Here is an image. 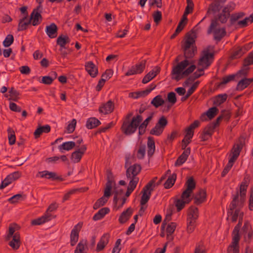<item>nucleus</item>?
Wrapping results in <instances>:
<instances>
[{"label":"nucleus","instance_id":"f257e3e1","mask_svg":"<svg viewBox=\"0 0 253 253\" xmlns=\"http://www.w3.org/2000/svg\"><path fill=\"white\" fill-rule=\"evenodd\" d=\"M247 186V182H243L241 184L240 192H238L237 195L233 198L228 211L227 220L232 222H235L237 219L239 220V222L233 232L232 245L228 249L229 251L232 253H239L238 242L240 240L239 231L242 224V218L244 214L242 208L246 200Z\"/></svg>","mask_w":253,"mask_h":253},{"label":"nucleus","instance_id":"f03ea898","mask_svg":"<svg viewBox=\"0 0 253 253\" xmlns=\"http://www.w3.org/2000/svg\"><path fill=\"white\" fill-rule=\"evenodd\" d=\"M196 38V33L193 31L186 35L184 45L185 59L173 67L172 70V78L177 81L187 77L196 69L194 61L189 59L194 56L196 50L195 45Z\"/></svg>","mask_w":253,"mask_h":253},{"label":"nucleus","instance_id":"7ed1b4c3","mask_svg":"<svg viewBox=\"0 0 253 253\" xmlns=\"http://www.w3.org/2000/svg\"><path fill=\"white\" fill-rule=\"evenodd\" d=\"M213 54L208 49L204 50L202 52L198 62L197 71L191 75L184 83V86L189 88L187 94L182 98V101L186 100L198 87L200 82L198 81H195V80L204 74V70L207 68L211 64L213 60Z\"/></svg>","mask_w":253,"mask_h":253},{"label":"nucleus","instance_id":"20e7f679","mask_svg":"<svg viewBox=\"0 0 253 253\" xmlns=\"http://www.w3.org/2000/svg\"><path fill=\"white\" fill-rule=\"evenodd\" d=\"M234 8L233 4L231 5L230 7H224L217 18H215L211 21V24L208 30V34H212L215 40H220L225 35V32L224 28L221 25V23H224L226 22L229 16L230 9Z\"/></svg>","mask_w":253,"mask_h":253},{"label":"nucleus","instance_id":"39448f33","mask_svg":"<svg viewBox=\"0 0 253 253\" xmlns=\"http://www.w3.org/2000/svg\"><path fill=\"white\" fill-rule=\"evenodd\" d=\"M186 189L183 191L181 199H177L176 201L175 206L178 211H180L186 204L189 203L191 200V193L195 187V183L192 178H189L186 182Z\"/></svg>","mask_w":253,"mask_h":253},{"label":"nucleus","instance_id":"423d86ee","mask_svg":"<svg viewBox=\"0 0 253 253\" xmlns=\"http://www.w3.org/2000/svg\"><path fill=\"white\" fill-rule=\"evenodd\" d=\"M140 170L141 168L138 165H133L126 170V176L127 178L130 179L127 190L126 194V197H128L135 188L139 180V178L136 175L140 172Z\"/></svg>","mask_w":253,"mask_h":253},{"label":"nucleus","instance_id":"0eeeda50","mask_svg":"<svg viewBox=\"0 0 253 253\" xmlns=\"http://www.w3.org/2000/svg\"><path fill=\"white\" fill-rule=\"evenodd\" d=\"M142 120V118L140 115L133 117L131 122H127L124 123L122 126L123 131L126 135L134 133Z\"/></svg>","mask_w":253,"mask_h":253},{"label":"nucleus","instance_id":"6e6552de","mask_svg":"<svg viewBox=\"0 0 253 253\" xmlns=\"http://www.w3.org/2000/svg\"><path fill=\"white\" fill-rule=\"evenodd\" d=\"M113 186V183L111 180H108L107 183L106 187L104 191V196L99 199L95 203L93 208L95 210L98 209L99 207L103 206L107 201L108 198L111 194V190Z\"/></svg>","mask_w":253,"mask_h":253},{"label":"nucleus","instance_id":"1a4fd4ad","mask_svg":"<svg viewBox=\"0 0 253 253\" xmlns=\"http://www.w3.org/2000/svg\"><path fill=\"white\" fill-rule=\"evenodd\" d=\"M168 124V121L164 117H162L156 125L153 128L150 133L155 135H160Z\"/></svg>","mask_w":253,"mask_h":253},{"label":"nucleus","instance_id":"9d476101","mask_svg":"<svg viewBox=\"0 0 253 253\" xmlns=\"http://www.w3.org/2000/svg\"><path fill=\"white\" fill-rule=\"evenodd\" d=\"M42 8V5H39L31 14L29 20L31 22H32L33 26L39 25L42 21V16L41 14Z\"/></svg>","mask_w":253,"mask_h":253},{"label":"nucleus","instance_id":"9b49d317","mask_svg":"<svg viewBox=\"0 0 253 253\" xmlns=\"http://www.w3.org/2000/svg\"><path fill=\"white\" fill-rule=\"evenodd\" d=\"M146 61L143 60L135 65L132 66L126 73V76H131L141 73L145 68Z\"/></svg>","mask_w":253,"mask_h":253},{"label":"nucleus","instance_id":"f8f14e48","mask_svg":"<svg viewBox=\"0 0 253 253\" xmlns=\"http://www.w3.org/2000/svg\"><path fill=\"white\" fill-rule=\"evenodd\" d=\"M153 184V182H150L145 187L143 190V193L141 197V205L145 204L149 199L151 195V187Z\"/></svg>","mask_w":253,"mask_h":253},{"label":"nucleus","instance_id":"ddd939ff","mask_svg":"<svg viewBox=\"0 0 253 253\" xmlns=\"http://www.w3.org/2000/svg\"><path fill=\"white\" fill-rule=\"evenodd\" d=\"M58 28L55 24L51 23L46 27L45 32L49 38L51 39L55 38L57 36Z\"/></svg>","mask_w":253,"mask_h":253},{"label":"nucleus","instance_id":"4468645a","mask_svg":"<svg viewBox=\"0 0 253 253\" xmlns=\"http://www.w3.org/2000/svg\"><path fill=\"white\" fill-rule=\"evenodd\" d=\"M12 238V239L9 242L8 245L13 250H16L19 248L21 245L20 234L16 232Z\"/></svg>","mask_w":253,"mask_h":253},{"label":"nucleus","instance_id":"2eb2a0df","mask_svg":"<svg viewBox=\"0 0 253 253\" xmlns=\"http://www.w3.org/2000/svg\"><path fill=\"white\" fill-rule=\"evenodd\" d=\"M41 177H45L47 179H52V180H59L62 181L63 178L61 176H57L56 173L54 172H49L47 170L39 172Z\"/></svg>","mask_w":253,"mask_h":253},{"label":"nucleus","instance_id":"dca6fc26","mask_svg":"<svg viewBox=\"0 0 253 253\" xmlns=\"http://www.w3.org/2000/svg\"><path fill=\"white\" fill-rule=\"evenodd\" d=\"M52 215L49 213H45L41 217L34 219L31 221L32 225H39L49 221L51 218Z\"/></svg>","mask_w":253,"mask_h":253},{"label":"nucleus","instance_id":"f3484780","mask_svg":"<svg viewBox=\"0 0 253 253\" xmlns=\"http://www.w3.org/2000/svg\"><path fill=\"white\" fill-rule=\"evenodd\" d=\"M253 64V54L251 53L249 54V56L245 60L244 67L239 72V74L241 76L243 75L245 76L247 74V71L248 70V66L249 65Z\"/></svg>","mask_w":253,"mask_h":253},{"label":"nucleus","instance_id":"a211bd4d","mask_svg":"<svg viewBox=\"0 0 253 253\" xmlns=\"http://www.w3.org/2000/svg\"><path fill=\"white\" fill-rule=\"evenodd\" d=\"M21 176V173L20 172L17 171H15L9 175H8L3 180L4 184L6 185V186H8L12 182L16 180L18 178H19Z\"/></svg>","mask_w":253,"mask_h":253},{"label":"nucleus","instance_id":"6ab92c4d","mask_svg":"<svg viewBox=\"0 0 253 253\" xmlns=\"http://www.w3.org/2000/svg\"><path fill=\"white\" fill-rule=\"evenodd\" d=\"M80 229V226L76 225L72 230L70 235L71 245L73 246L77 242L79 238V232Z\"/></svg>","mask_w":253,"mask_h":253},{"label":"nucleus","instance_id":"aec40b11","mask_svg":"<svg viewBox=\"0 0 253 253\" xmlns=\"http://www.w3.org/2000/svg\"><path fill=\"white\" fill-rule=\"evenodd\" d=\"M160 69L156 67L153 70L149 72L143 78L142 83L146 84L152 80L159 73Z\"/></svg>","mask_w":253,"mask_h":253},{"label":"nucleus","instance_id":"412c9836","mask_svg":"<svg viewBox=\"0 0 253 253\" xmlns=\"http://www.w3.org/2000/svg\"><path fill=\"white\" fill-rule=\"evenodd\" d=\"M113 109V103L111 100H110L100 107L99 111L102 114H107L111 113Z\"/></svg>","mask_w":253,"mask_h":253},{"label":"nucleus","instance_id":"4be33fe9","mask_svg":"<svg viewBox=\"0 0 253 253\" xmlns=\"http://www.w3.org/2000/svg\"><path fill=\"white\" fill-rule=\"evenodd\" d=\"M190 153V148L186 149L183 153L178 157L175 163L176 166H179L182 165L187 160L188 156Z\"/></svg>","mask_w":253,"mask_h":253},{"label":"nucleus","instance_id":"5701e85b","mask_svg":"<svg viewBox=\"0 0 253 253\" xmlns=\"http://www.w3.org/2000/svg\"><path fill=\"white\" fill-rule=\"evenodd\" d=\"M85 69L92 77H95L98 72L95 65L91 61L87 62L86 63Z\"/></svg>","mask_w":253,"mask_h":253},{"label":"nucleus","instance_id":"b1692460","mask_svg":"<svg viewBox=\"0 0 253 253\" xmlns=\"http://www.w3.org/2000/svg\"><path fill=\"white\" fill-rule=\"evenodd\" d=\"M50 131V126L46 125L43 126H40L34 132L35 138H39L42 133H48Z\"/></svg>","mask_w":253,"mask_h":253},{"label":"nucleus","instance_id":"393cba45","mask_svg":"<svg viewBox=\"0 0 253 253\" xmlns=\"http://www.w3.org/2000/svg\"><path fill=\"white\" fill-rule=\"evenodd\" d=\"M109 240V236L107 234L104 235L97 245L96 251L99 252L102 251L107 244Z\"/></svg>","mask_w":253,"mask_h":253},{"label":"nucleus","instance_id":"a878e982","mask_svg":"<svg viewBox=\"0 0 253 253\" xmlns=\"http://www.w3.org/2000/svg\"><path fill=\"white\" fill-rule=\"evenodd\" d=\"M31 23L29 19L27 20V16H25L19 20L17 29L18 31H21L26 30L27 26L30 25Z\"/></svg>","mask_w":253,"mask_h":253},{"label":"nucleus","instance_id":"bb28decb","mask_svg":"<svg viewBox=\"0 0 253 253\" xmlns=\"http://www.w3.org/2000/svg\"><path fill=\"white\" fill-rule=\"evenodd\" d=\"M156 87V85H151L149 89H147L145 90L139 91L134 93L132 94V97L134 98H137L140 97H144L148 95L152 90H153Z\"/></svg>","mask_w":253,"mask_h":253},{"label":"nucleus","instance_id":"cd10ccee","mask_svg":"<svg viewBox=\"0 0 253 253\" xmlns=\"http://www.w3.org/2000/svg\"><path fill=\"white\" fill-rule=\"evenodd\" d=\"M17 228L18 225L16 223H13L9 225L8 227V232L5 237L6 241H9L11 239L12 237L14 235V234L15 233V232Z\"/></svg>","mask_w":253,"mask_h":253},{"label":"nucleus","instance_id":"c85d7f7f","mask_svg":"<svg viewBox=\"0 0 253 253\" xmlns=\"http://www.w3.org/2000/svg\"><path fill=\"white\" fill-rule=\"evenodd\" d=\"M86 243L87 241L86 240H81L76 247L75 253H84V251L87 248Z\"/></svg>","mask_w":253,"mask_h":253},{"label":"nucleus","instance_id":"c756f323","mask_svg":"<svg viewBox=\"0 0 253 253\" xmlns=\"http://www.w3.org/2000/svg\"><path fill=\"white\" fill-rule=\"evenodd\" d=\"M206 198V193L204 190L199 191L194 196L195 202L200 204L203 202Z\"/></svg>","mask_w":253,"mask_h":253},{"label":"nucleus","instance_id":"7c9ffc66","mask_svg":"<svg viewBox=\"0 0 253 253\" xmlns=\"http://www.w3.org/2000/svg\"><path fill=\"white\" fill-rule=\"evenodd\" d=\"M252 80L246 78L242 79L238 84L237 89L240 90L244 89L252 82Z\"/></svg>","mask_w":253,"mask_h":253},{"label":"nucleus","instance_id":"2f4dec72","mask_svg":"<svg viewBox=\"0 0 253 253\" xmlns=\"http://www.w3.org/2000/svg\"><path fill=\"white\" fill-rule=\"evenodd\" d=\"M100 123L99 121L96 118H91L87 120L86 126L88 129H91L98 126Z\"/></svg>","mask_w":253,"mask_h":253},{"label":"nucleus","instance_id":"473e14b6","mask_svg":"<svg viewBox=\"0 0 253 253\" xmlns=\"http://www.w3.org/2000/svg\"><path fill=\"white\" fill-rule=\"evenodd\" d=\"M241 149V146L239 145L234 146L233 148L232 154L230 155V159L232 160L235 162V161L237 159L238 156L239 155Z\"/></svg>","mask_w":253,"mask_h":253},{"label":"nucleus","instance_id":"72a5a7b5","mask_svg":"<svg viewBox=\"0 0 253 253\" xmlns=\"http://www.w3.org/2000/svg\"><path fill=\"white\" fill-rule=\"evenodd\" d=\"M217 112V108L216 107H212L208 111L206 115H204L202 117V119L203 120H206V118L207 117H208L210 119H211L214 117V116L216 114Z\"/></svg>","mask_w":253,"mask_h":253},{"label":"nucleus","instance_id":"f704fd0d","mask_svg":"<svg viewBox=\"0 0 253 253\" xmlns=\"http://www.w3.org/2000/svg\"><path fill=\"white\" fill-rule=\"evenodd\" d=\"M198 216V210L196 208L191 207L188 213V220L194 221Z\"/></svg>","mask_w":253,"mask_h":253},{"label":"nucleus","instance_id":"c9c22d12","mask_svg":"<svg viewBox=\"0 0 253 253\" xmlns=\"http://www.w3.org/2000/svg\"><path fill=\"white\" fill-rule=\"evenodd\" d=\"M148 154L149 156H152L155 150V142L153 139L151 137L148 138Z\"/></svg>","mask_w":253,"mask_h":253},{"label":"nucleus","instance_id":"e433bc0d","mask_svg":"<svg viewBox=\"0 0 253 253\" xmlns=\"http://www.w3.org/2000/svg\"><path fill=\"white\" fill-rule=\"evenodd\" d=\"M131 214L130 209H127L126 211H124L121 214L119 220L121 223L125 222Z\"/></svg>","mask_w":253,"mask_h":253},{"label":"nucleus","instance_id":"4c0bfd02","mask_svg":"<svg viewBox=\"0 0 253 253\" xmlns=\"http://www.w3.org/2000/svg\"><path fill=\"white\" fill-rule=\"evenodd\" d=\"M187 15L188 14H186L184 12L182 16V19L179 23L176 29V32L177 33H179L180 31H181L183 28H184V26L185 25L186 22L187 21Z\"/></svg>","mask_w":253,"mask_h":253},{"label":"nucleus","instance_id":"58836bf2","mask_svg":"<svg viewBox=\"0 0 253 253\" xmlns=\"http://www.w3.org/2000/svg\"><path fill=\"white\" fill-rule=\"evenodd\" d=\"M165 103V101L160 95H157L154 97L151 101V103L156 107H158Z\"/></svg>","mask_w":253,"mask_h":253},{"label":"nucleus","instance_id":"ea45409f","mask_svg":"<svg viewBox=\"0 0 253 253\" xmlns=\"http://www.w3.org/2000/svg\"><path fill=\"white\" fill-rule=\"evenodd\" d=\"M109 209L107 208H103L99 210L93 216V219L97 220L103 217L108 212Z\"/></svg>","mask_w":253,"mask_h":253},{"label":"nucleus","instance_id":"a19ab883","mask_svg":"<svg viewBox=\"0 0 253 253\" xmlns=\"http://www.w3.org/2000/svg\"><path fill=\"white\" fill-rule=\"evenodd\" d=\"M8 133V140L10 145H13L15 143L16 137L14 131L11 128L7 130Z\"/></svg>","mask_w":253,"mask_h":253},{"label":"nucleus","instance_id":"79ce46f5","mask_svg":"<svg viewBox=\"0 0 253 253\" xmlns=\"http://www.w3.org/2000/svg\"><path fill=\"white\" fill-rule=\"evenodd\" d=\"M166 226H167L166 231L168 238L170 239L169 236L174 232L176 227V224L174 222H171L169 224L168 223Z\"/></svg>","mask_w":253,"mask_h":253},{"label":"nucleus","instance_id":"37998d69","mask_svg":"<svg viewBox=\"0 0 253 253\" xmlns=\"http://www.w3.org/2000/svg\"><path fill=\"white\" fill-rule=\"evenodd\" d=\"M176 179V175L173 174L171 176H169L166 182L165 183L164 186L166 188H169L174 183Z\"/></svg>","mask_w":253,"mask_h":253},{"label":"nucleus","instance_id":"c03bdc74","mask_svg":"<svg viewBox=\"0 0 253 253\" xmlns=\"http://www.w3.org/2000/svg\"><path fill=\"white\" fill-rule=\"evenodd\" d=\"M253 22V15H251L249 17H246L244 20H240L238 22V25L241 27L246 26L249 23Z\"/></svg>","mask_w":253,"mask_h":253},{"label":"nucleus","instance_id":"a18cd8bd","mask_svg":"<svg viewBox=\"0 0 253 253\" xmlns=\"http://www.w3.org/2000/svg\"><path fill=\"white\" fill-rule=\"evenodd\" d=\"M227 98L226 94H220L218 95L214 100V104L216 106H219L224 102Z\"/></svg>","mask_w":253,"mask_h":253},{"label":"nucleus","instance_id":"49530a36","mask_svg":"<svg viewBox=\"0 0 253 253\" xmlns=\"http://www.w3.org/2000/svg\"><path fill=\"white\" fill-rule=\"evenodd\" d=\"M146 147L144 145H141L138 147L136 156L138 159H142L145 155Z\"/></svg>","mask_w":253,"mask_h":253},{"label":"nucleus","instance_id":"de8ad7c7","mask_svg":"<svg viewBox=\"0 0 253 253\" xmlns=\"http://www.w3.org/2000/svg\"><path fill=\"white\" fill-rule=\"evenodd\" d=\"M9 93H10V98L9 99H11L13 101H16L19 99L18 95H19V92L15 90L13 87H11L9 91Z\"/></svg>","mask_w":253,"mask_h":253},{"label":"nucleus","instance_id":"09e8293b","mask_svg":"<svg viewBox=\"0 0 253 253\" xmlns=\"http://www.w3.org/2000/svg\"><path fill=\"white\" fill-rule=\"evenodd\" d=\"M76 125V120L75 119L72 120L71 122H69L66 131L68 133H72L75 130Z\"/></svg>","mask_w":253,"mask_h":253},{"label":"nucleus","instance_id":"8fccbe9b","mask_svg":"<svg viewBox=\"0 0 253 253\" xmlns=\"http://www.w3.org/2000/svg\"><path fill=\"white\" fill-rule=\"evenodd\" d=\"M14 41V38L12 35H8L3 42V44L5 47L9 46Z\"/></svg>","mask_w":253,"mask_h":253},{"label":"nucleus","instance_id":"3c124183","mask_svg":"<svg viewBox=\"0 0 253 253\" xmlns=\"http://www.w3.org/2000/svg\"><path fill=\"white\" fill-rule=\"evenodd\" d=\"M22 195L21 194H18L13 196L8 200V201L12 204H15L20 200H22Z\"/></svg>","mask_w":253,"mask_h":253},{"label":"nucleus","instance_id":"603ef678","mask_svg":"<svg viewBox=\"0 0 253 253\" xmlns=\"http://www.w3.org/2000/svg\"><path fill=\"white\" fill-rule=\"evenodd\" d=\"M76 147V142L72 141H64V150L69 151Z\"/></svg>","mask_w":253,"mask_h":253},{"label":"nucleus","instance_id":"864d4df0","mask_svg":"<svg viewBox=\"0 0 253 253\" xmlns=\"http://www.w3.org/2000/svg\"><path fill=\"white\" fill-rule=\"evenodd\" d=\"M82 156V153L80 151L77 150L73 153L71 159L74 162H78L81 160Z\"/></svg>","mask_w":253,"mask_h":253},{"label":"nucleus","instance_id":"5fc2aeb1","mask_svg":"<svg viewBox=\"0 0 253 253\" xmlns=\"http://www.w3.org/2000/svg\"><path fill=\"white\" fill-rule=\"evenodd\" d=\"M69 39L68 37L64 35V55L70 53L72 51V48H70L69 45H66L69 42Z\"/></svg>","mask_w":253,"mask_h":253},{"label":"nucleus","instance_id":"6e6d98bb","mask_svg":"<svg viewBox=\"0 0 253 253\" xmlns=\"http://www.w3.org/2000/svg\"><path fill=\"white\" fill-rule=\"evenodd\" d=\"M114 204H116L117 205V201L119 200V196L122 195L123 193V190L121 189H116L114 191Z\"/></svg>","mask_w":253,"mask_h":253},{"label":"nucleus","instance_id":"4d7b16f0","mask_svg":"<svg viewBox=\"0 0 253 253\" xmlns=\"http://www.w3.org/2000/svg\"><path fill=\"white\" fill-rule=\"evenodd\" d=\"M187 0V5L186 7L185 13L186 14H188L192 12L193 10V3L192 1V0Z\"/></svg>","mask_w":253,"mask_h":253},{"label":"nucleus","instance_id":"13d9d810","mask_svg":"<svg viewBox=\"0 0 253 253\" xmlns=\"http://www.w3.org/2000/svg\"><path fill=\"white\" fill-rule=\"evenodd\" d=\"M234 162V161H233L232 160L229 159L227 165H226L222 172V176H224L228 172L229 169L232 167Z\"/></svg>","mask_w":253,"mask_h":253},{"label":"nucleus","instance_id":"bf43d9fd","mask_svg":"<svg viewBox=\"0 0 253 253\" xmlns=\"http://www.w3.org/2000/svg\"><path fill=\"white\" fill-rule=\"evenodd\" d=\"M171 213L169 212L166 214V217L163 222L161 226V229L163 230L165 229L166 226L168 224V222L170 220Z\"/></svg>","mask_w":253,"mask_h":253},{"label":"nucleus","instance_id":"052dcab7","mask_svg":"<svg viewBox=\"0 0 253 253\" xmlns=\"http://www.w3.org/2000/svg\"><path fill=\"white\" fill-rule=\"evenodd\" d=\"M10 109L14 112H20L21 111V107L18 106L15 103L12 102L9 104Z\"/></svg>","mask_w":253,"mask_h":253},{"label":"nucleus","instance_id":"680f3d73","mask_svg":"<svg viewBox=\"0 0 253 253\" xmlns=\"http://www.w3.org/2000/svg\"><path fill=\"white\" fill-rule=\"evenodd\" d=\"M168 100L169 102L174 104L176 101L175 93L173 92L169 93L168 95Z\"/></svg>","mask_w":253,"mask_h":253},{"label":"nucleus","instance_id":"e2e57ef3","mask_svg":"<svg viewBox=\"0 0 253 253\" xmlns=\"http://www.w3.org/2000/svg\"><path fill=\"white\" fill-rule=\"evenodd\" d=\"M53 79L49 76H44L42 78V82L45 84H52Z\"/></svg>","mask_w":253,"mask_h":253},{"label":"nucleus","instance_id":"0e129e2a","mask_svg":"<svg viewBox=\"0 0 253 253\" xmlns=\"http://www.w3.org/2000/svg\"><path fill=\"white\" fill-rule=\"evenodd\" d=\"M21 74L28 75L30 74L31 70L28 66H23L19 68Z\"/></svg>","mask_w":253,"mask_h":253},{"label":"nucleus","instance_id":"69168bd1","mask_svg":"<svg viewBox=\"0 0 253 253\" xmlns=\"http://www.w3.org/2000/svg\"><path fill=\"white\" fill-rule=\"evenodd\" d=\"M148 123L144 121L139 126V135L142 134L145 130V128L146 127Z\"/></svg>","mask_w":253,"mask_h":253},{"label":"nucleus","instance_id":"338daca9","mask_svg":"<svg viewBox=\"0 0 253 253\" xmlns=\"http://www.w3.org/2000/svg\"><path fill=\"white\" fill-rule=\"evenodd\" d=\"M153 18L155 23H158L162 18V14L160 11H157L153 14Z\"/></svg>","mask_w":253,"mask_h":253},{"label":"nucleus","instance_id":"774afa93","mask_svg":"<svg viewBox=\"0 0 253 253\" xmlns=\"http://www.w3.org/2000/svg\"><path fill=\"white\" fill-rule=\"evenodd\" d=\"M121 240L118 239L115 244L114 248L113 249L112 253H119L121 249L119 248V246L121 244Z\"/></svg>","mask_w":253,"mask_h":253}]
</instances>
